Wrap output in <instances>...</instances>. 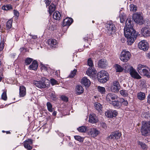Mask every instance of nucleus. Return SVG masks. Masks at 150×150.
Listing matches in <instances>:
<instances>
[{
  "label": "nucleus",
  "instance_id": "f257e3e1",
  "mask_svg": "<svg viewBox=\"0 0 150 150\" xmlns=\"http://www.w3.org/2000/svg\"><path fill=\"white\" fill-rule=\"evenodd\" d=\"M131 19L130 18L127 19L124 29V35L127 38L128 44L129 45L134 43L137 35V33L133 28L134 24Z\"/></svg>",
  "mask_w": 150,
  "mask_h": 150
},
{
  "label": "nucleus",
  "instance_id": "f03ea898",
  "mask_svg": "<svg viewBox=\"0 0 150 150\" xmlns=\"http://www.w3.org/2000/svg\"><path fill=\"white\" fill-rule=\"evenodd\" d=\"M137 68L138 71L141 75L150 77V70L146 65L139 64L138 65Z\"/></svg>",
  "mask_w": 150,
  "mask_h": 150
},
{
  "label": "nucleus",
  "instance_id": "7ed1b4c3",
  "mask_svg": "<svg viewBox=\"0 0 150 150\" xmlns=\"http://www.w3.org/2000/svg\"><path fill=\"white\" fill-rule=\"evenodd\" d=\"M97 77L98 81L102 83L106 82L109 78L108 74L104 70H102L99 72L97 74Z\"/></svg>",
  "mask_w": 150,
  "mask_h": 150
},
{
  "label": "nucleus",
  "instance_id": "20e7f679",
  "mask_svg": "<svg viewBox=\"0 0 150 150\" xmlns=\"http://www.w3.org/2000/svg\"><path fill=\"white\" fill-rule=\"evenodd\" d=\"M142 125L141 129L142 135L146 136L150 134V121H144Z\"/></svg>",
  "mask_w": 150,
  "mask_h": 150
},
{
  "label": "nucleus",
  "instance_id": "39448f33",
  "mask_svg": "<svg viewBox=\"0 0 150 150\" xmlns=\"http://www.w3.org/2000/svg\"><path fill=\"white\" fill-rule=\"evenodd\" d=\"M126 67L125 66V70H128L129 71L130 74L132 77L137 79H140L141 78V77L132 67L128 66V68H126Z\"/></svg>",
  "mask_w": 150,
  "mask_h": 150
},
{
  "label": "nucleus",
  "instance_id": "423d86ee",
  "mask_svg": "<svg viewBox=\"0 0 150 150\" xmlns=\"http://www.w3.org/2000/svg\"><path fill=\"white\" fill-rule=\"evenodd\" d=\"M106 28L107 30V33L109 35L114 34L116 32V28L115 25L111 22H109L106 25Z\"/></svg>",
  "mask_w": 150,
  "mask_h": 150
},
{
  "label": "nucleus",
  "instance_id": "0eeeda50",
  "mask_svg": "<svg viewBox=\"0 0 150 150\" xmlns=\"http://www.w3.org/2000/svg\"><path fill=\"white\" fill-rule=\"evenodd\" d=\"M129 18L132 19L131 20L132 22H133L132 20H133L134 22L139 25H142L144 23L143 18L139 14L134 13L133 15L132 19V18Z\"/></svg>",
  "mask_w": 150,
  "mask_h": 150
},
{
  "label": "nucleus",
  "instance_id": "6e6552de",
  "mask_svg": "<svg viewBox=\"0 0 150 150\" xmlns=\"http://www.w3.org/2000/svg\"><path fill=\"white\" fill-rule=\"evenodd\" d=\"M130 57L131 54L129 51H123L121 53L120 58L122 61L126 62L130 59Z\"/></svg>",
  "mask_w": 150,
  "mask_h": 150
},
{
  "label": "nucleus",
  "instance_id": "1a4fd4ad",
  "mask_svg": "<svg viewBox=\"0 0 150 150\" xmlns=\"http://www.w3.org/2000/svg\"><path fill=\"white\" fill-rule=\"evenodd\" d=\"M46 79L45 78H42L41 81H35L33 82V84L39 88H45L46 87V84L45 82Z\"/></svg>",
  "mask_w": 150,
  "mask_h": 150
},
{
  "label": "nucleus",
  "instance_id": "9d476101",
  "mask_svg": "<svg viewBox=\"0 0 150 150\" xmlns=\"http://www.w3.org/2000/svg\"><path fill=\"white\" fill-rule=\"evenodd\" d=\"M138 46L139 49L145 51H147L149 48V44L146 41L144 40L140 42Z\"/></svg>",
  "mask_w": 150,
  "mask_h": 150
},
{
  "label": "nucleus",
  "instance_id": "9b49d317",
  "mask_svg": "<svg viewBox=\"0 0 150 150\" xmlns=\"http://www.w3.org/2000/svg\"><path fill=\"white\" fill-rule=\"evenodd\" d=\"M121 136V133L118 131H116L112 133L111 134L107 137V139H119Z\"/></svg>",
  "mask_w": 150,
  "mask_h": 150
},
{
  "label": "nucleus",
  "instance_id": "f8f14e48",
  "mask_svg": "<svg viewBox=\"0 0 150 150\" xmlns=\"http://www.w3.org/2000/svg\"><path fill=\"white\" fill-rule=\"evenodd\" d=\"M117 96L114 94L109 93L106 96V100L108 102L111 104L113 101L117 98Z\"/></svg>",
  "mask_w": 150,
  "mask_h": 150
},
{
  "label": "nucleus",
  "instance_id": "ddd939ff",
  "mask_svg": "<svg viewBox=\"0 0 150 150\" xmlns=\"http://www.w3.org/2000/svg\"><path fill=\"white\" fill-rule=\"evenodd\" d=\"M117 112L115 110H110L105 113V115L108 118H112L115 117L117 115Z\"/></svg>",
  "mask_w": 150,
  "mask_h": 150
},
{
  "label": "nucleus",
  "instance_id": "4468645a",
  "mask_svg": "<svg viewBox=\"0 0 150 150\" xmlns=\"http://www.w3.org/2000/svg\"><path fill=\"white\" fill-rule=\"evenodd\" d=\"M100 133V132L96 128H90L88 130V134L91 137H95Z\"/></svg>",
  "mask_w": 150,
  "mask_h": 150
},
{
  "label": "nucleus",
  "instance_id": "2eb2a0df",
  "mask_svg": "<svg viewBox=\"0 0 150 150\" xmlns=\"http://www.w3.org/2000/svg\"><path fill=\"white\" fill-rule=\"evenodd\" d=\"M121 102H122V101L120 100V98L118 97L117 98L113 101L111 103V104L115 108L117 109H119L121 107Z\"/></svg>",
  "mask_w": 150,
  "mask_h": 150
},
{
  "label": "nucleus",
  "instance_id": "dca6fc26",
  "mask_svg": "<svg viewBox=\"0 0 150 150\" xmlns=\"http://www.w3.org/2000/svg\"><path fill=\"white\" fill-rule=\"evenodd\" d=\"M141 33L144 37H146L150 36V28L149 27L143 28L141 30Z\"/></svg>",
  "mask_w": 150,
  "mask_h": 150
},
{
  "label": "nucleus",
  "instance_id": "f3484780",
  "mask_svg": "<svg viewBox=\"0 0 150 150\" xmlns=\"http://www.w3.org/2000/svg\"><path fill=\"white\" fill-rule=\"evenodd\" d=\"M73 20L72 18H67L64 20L62 25L63 27L67 26L68 27L73 23Z\"/></svg>",
  "mask_w": 150,
  "mask_h": 150
},
{
  "label": "nucleus",
  "instance_id": "a211bd4d",
  "mask_svg": "<svg viewBox=\"0 0 150 150\" xmlns=\"http://www.w3.org/2000/svg\"><path fill=\"white\" fill-rule=\"evenodd\" d=\"M98 64L99 68H104L107 66L108 63L106 59H101L99 60Z\"/></svg>",
  "mask_w": 150,
  "mask_h": 150
},
{
  "label": "nucleus",
  "instance_id": "6ab92c4d",
  "mask_svg": "<svg viewBox=\"0 0 150 150\" xmlns=\"http://www.w3.org/2000/svg\"><path fill=\"white\" fill-rule=\"evenodd\" d=\"M33 144V140L31 139H28L24 142V146L28 150H31L32 147L30 145Z\"/></svg>",
  "mask_w": 150,
  "mask_h": 150
},
{
  "label": "nucleus",
  "instance_id": "aec40b11",
  "mask_svg": "<svg viewBox=\"0 0 150 150\" xmlns=\"http://www.w3.org/2000/svg\"><path fill=\"white\" fill-rule=\"evenodd\" d=\"M98 119L95 114L90 115L89 119V122L92 123H94L98 122Z\"/></svg>",
  "mask_w": 150,
  "mask_h": 150
},
{
  "label": "nucleus",
  "instance_id": "412c9836",
  "mask_svg": "<svg viewBox=\"0 0 150 150\" xmlns=\"http://www.w3.org/2000/svg\"><path fill=\"white\" fill-rule=\"evenodd\" d=\"M26 94L25 88L23 86H20L19 88V96L20 97H24Z\"/></svg>",
  "mask_w": 150,
  "mask_h": 150
},
{
  "label": "nucleus",
  "instance_id": "4be33fe9",
  "mask_svg": "<svg viewBox=\"0 0 150 150\" xmlns=\"http://www.w3.org/2000/svg\"><path fill=\"white\" fill-rule=\"evenodd\" d=\"M96 71L93 67H90L86 71V74L90 76H93V75L96 74Z\"/></svg>",
  "mask_w": 150,
  "mask_h": 150
},
{
  "label": "nucleus",
  "instance_id": "5701e85b",
  "mask_svg": "<svg viewBox=\"0 0 150 150\" xmlns=\"http://www.w3.org/2000/svg\"><path fill=\"white\" fill-rule=\"evenodd\" d=\"M81 82L84 86L88 87L91 84V81L86 77H84L81 79Z\"/></svg>",
  "mask_w": 150,
  "mask_h": 150
},
{
  "label": "nucleus",
  "instance_id": "b1692460",
  "mask_svg": "<svg viewBox=\"0 0 150 150\" xmlns=\"http://www.w3.org/2000/svg\"><path fill=\"white\" fill-rule=\"evenodd\" d=\"M38 67V62L36 60L33 61L32 64L29 66V69L30 70H36Z\"/></svg>",
  "mask_w": 150,
  "mask_h": 150
},
{
  "label": "nucleus",
  "instance_id": "393cba45",
  "mask_svg": "<svg viewBox=\"0 0 150 150\" xmlns=\"http://www.w3.org/2000/svg\"><path fill=\"white\" fill-rule=\"evenodd\" d=\"M76 93L77 95H80L83 93L84 89L81 85H77L76 86Z\"/></svg>",
  "mask_w": 150,
  "mask_h": 150
},
{
  "label": "nucleus",
  "instance_id": "a878e982",
  "mask_svg": "<svg viewBox=\"0 0 150 150\" xmlns=\"http://www.w3.org/2000/svg\"><path fill=\"white\" fill-rule=\"evenodd\" d=\"M55 5L53 3L49 6V9L48 11L50 15H51L52 13L55 11Z\"/></svg>",
  "mask_w": 150,
  "mask_h": 150
},
{
  "label": "nucleus",
  "instance_id": "bb28decb",
  "mask_svg": "<svg viewBox=\"0 0 150 150\" xmlns=\"http://www.w3.org/2000/svg\"><path fill=\"white\" fill-rule=\"evenodd\" d=\"M61 15L60 13L58 11H56L54 13L53 15V18L56 20H59L60 19Z\"/></svg>",
  "mask_w": 150,
  "mask_h": 150
},
{
  "label": "nucleus",
  "instance_id": "cd10ccee",
  "mask_svg": "<svg viewBox=\"0 0 150 150\" xmlns=\"http://www.w3.org/2000/svg\"><path fill=\"white\" fill-rule=\"evenodd\" d=\"M137 144L140 145L141 147L144 150H146L147 149V147L145 143L142 142L138 141L137 142Z\"/></svg>",
  "mask_w": 150,
  "mask_h": 150
},
{
  "label": "nucleus",
  "instance_id": "c85d7f7f",
  "mask_svg": "<svg viewBox=\"0 0 150 150\" xmlns=\"http://www.w3.org/2000/svg\"><path fill=\"white\" fill-rule=\"evenodd\" d=\"M145 94L144 93L140 92L137 94V98L141 100H144L145 98Z\"/></svg>",
  "mask_w": 150,
  "mask_h": 150
},
{
  "label": "nucleus",
  "instance_id": "c756f323",
  "mask_svg": "<svg viewBox=\"0 0 150 150\" xmlns=\"http://www.w3.org/2000/svg\"><path fill=\"white\" fill-rule=\"evenodd\" d=\"M78 130L81 132H85L87 130L88 131V127L85 126H82L79 127L77 129Z\"/></svg>",
  "mask_w": 150,
  "mask_h": 150
},
{
  "label": "nucleus",
  "instance_id": "7c9ffc66",
  "mask_svg": "<svg viewBox=\"0 0 150 150\" xmlns=\"http://www.w3.org/2000/svg\"><path fill=\"white\" fill-rule=\"evenodd\" d=\"M114 67L117 72H121L123 70V68L119 64H115Z\"/></svg>",
  "mask_w": 150,
  "mask_h": 150
},
{
  "label": "nucleus",
  "instance_id": "2f4dec72",
  "mask_svg": "<svg viewBox=\"0 0 150 150\" xmlns=\"http://www.w3.org/2000/svg\"><path fill=\"white\" fill-rule=\"evenodd\" d=\"M95 108L96 110L99 111L102 110V106L100 103L97 102L95 104Z\"/></svg>",
  "mask_w": 150,
  "mask_h": 150
},
{
  "label": "nucleus",
  "instance_id": "473e14b6",
  "mask_svg": "<svg viewBox=\"0 0 150 150\" xmlns=\"http://www.w3.org/2000/svg\"><path fill=\"white\" fill-rule=\"evenodd\" d=\"M120 18V21L121 23H123L125 21L126 19V17L125 14L124 13H120L119 16Z\"/></svg>",
  "mask_w": 150,
  "mask_h": 150
},
{
  "label": "nucleus",
  "instance_id": "72a5a7b5",
  "mask_svg": "<svg viewBox=\"0 0 150 150\" xmlns=\"http://www.w3.org/2000/svg\"><path fill=\"white\" fill-rule=\"evenodd\" d=\"M2 9L5 10H8L12 9V7L11 6V4H9L6 5V6H3L2 7Z\"/></svg>",
  "mask_w": 150,
  "mask_h": 150
},
{
  "label": "nucleus",
  "instance_id": "f704fd0d",
  "mask_svg": "<svg viewBox=\"0 0 150 150\" xmlns=\"http://www.w3.org/2000/svg\"><path fill=\"white\" fill-rule=\"evenodd\" d=\"M47 106L48 110L51 112H53V108L52 105L50 102H47Z\"/></svg>",
  "mask_w": 150,
  "mask_h": 150
},
{
  "label": "nucleus",
  "instance_id": "c9c22d12",
  "mask_svg": "<svg viewBox=\"0 0 150 150\" xmlns=\"http://www.w3.org/2000/svg\"><path fill=\"white\" fill-rule=\"evenodd\" d=\"M12 20H10L8 21L6 23V28L7 29H9L12 27Z\"/></svg>",
  "mask_w": 150,
  "mask_h": 150
},
{
  "label": "nucleus",
  "instance_id": "e433bc0d",
  "mask_svg": "<svg viewBox=\"0 0 150 150\" xmlns=\"http://www.w3.org/2000/svg\"><path fill=\"white\" fill-rule=\"evenodd\" d=\"M74 138L76 140L80 142H82L83 141L84 138L79 136H75Z\"/></svg>",
  "mask_w": 150,
  "mask_h": 150
},
{
  "label": "nucleus",
  "instance_id": "4c0bfd02",
  "mask_svg": "<svg viewBox=\"0 0 150 150\" xmlns=\"http://www.w3.org/2000/svg\"><path fill=\"white\" fill-rule=\"evenodd\" d=\"M98 91L101 94H104L105 93V90L104 87L98 86Z\"/></svg>",
  "mask_w": 150,
  "mask_h": 150
},
{
  "label": "nucleus",
  "instance_id": "58836bf2",
  "mask_svg": "<svg viewBox=\"0 0 150 150\" xmlns=\"http://www.w3.org/2000/svg\"><path fill=\"white\" fill-rule=\"evenodd\" d=\"M50 42L49 44L50 46L52 47H55V46L57 44V41L56 40H50L49 42Z\"/></svg>",
  "mask_w": 150,
  "mask_h": 150
},
{
  "label": "nucleus",
  "instance_id": "ea45409f",
  "mask_svg": "<svg viewBox=\"0 0 150 150\" xmlns=\"http://www.w3.org/2000/svg\"><path fill=\"white\" fill-rule=\"evenodd\" d=\"M77 71V70L76 69H74L73 71H71L69 76V77L71 78L74 77L76 75Z\"/></svg>",
  "mask_w": 150,
  "mask_h": 150
},
{
  "label": "nucleus",
  "instance_id": "a19ab883",
  "mask_svg": "<svg viewBox=\"0 0 150 150\" xmlns=\"http://www.w3.org/2000/svg\"><path fill=\"white\" fill-rule=\"evenodd\" d=\"M33 59L30 58H28L25 60V64L26 65H29L33 61Z\"/></svg>",
  "mask_w": 150,
  "mask_h": 150
},
{
  "label": "nucleus",
  "instance_id": "79ce46f5",
  "mask_svg": "<svg viewBox=\"0 0 150 150\" xmlns=\"http://www.w3.org/2000/svg\"><path fill=\"white\" fill-rule=\"evenodd\" d=\"M120 89V88H117L116 87L113 86H112L111 87V91L112 92L115 93L118 92Z\"/></svg>",
  "mask_w": 150,
  "mask_h": 150
},
{
  "label": "nucleus",
  "instance_id": "37998d69",
  "mask_svg": "<svg viewBox=\"0 0 150 150\" xmlns=\"http://www.w3.org/2000/svg\"><path fill=\"white\" fill-rule=\"evenodd\" d=\"M112 86L116 87L117 88H120V86L119 82L117 81H114L113 83V85Z\"/></svg>",
  "mask_w": 150,
  "mask_h": 150
},
{
  "label": "nucleus",
  "instance_id": "c03bdc74",
  "mask_svg": "<svg viewBox=\"0 0 150 150\" xmlns=\"http://www.w3.org/2000/svg\"><path fill=\"white\" fill-rule=\"evenodd\" d=\"M88 64L90 67H93V64L91 58H90L88 60Z\"/></svg>",
  "mask_w": 150,
  "mask_h": 150
},
{
  "label": "nucleus",
  "instance_id": "a18cd8bd",
  "mask_svg": "<svg viewBox=\"0 0 150 150\" xmlns=\"http://www.w3.org/2000/svg\"><path fill=\"white\" fill-rule=\"evenodd\" d=\"M120 94L124 96H128L127 92L125 90H122L120 91Z\"/></svg>",
  "mask_w": 150,
  "mask_h": 150
},
{
  "label": "nucleus",
  "instance_id": "49530a36",
  "mask_svg": "<svg viewBox=\"0 0 150 150\" xmlns=\"http://www.w3.org/2000/svg\"><path fill=\"white\" fill-rule=\"evenodd\" d=\"M120 100L122 101V102H121V106L122 104L123 105L125 106H127L128 104V103L127 100H125L124 98H120Z\"/></svg>",
  "mask_w": 150,
  "mask_h": 150
},
{
  "label": "nucleus",
  "instance_id": "de8ad7c7",
  "mask_svg": "<svg viewBox=\"0 0 150 150\" xmlns=\"http://www.w3.org/2000/svg\"><path fill=\"white\" fill-rule=\"evenodd\" d=\"M1 98L4 100H6L7 99L6 92H4L1 95Z\"/></svg>",
  "mask_w": 150,
  "mask_h": 150
},
{
  "label": "nucleus",
  "instance_id": "09e8293b",
  "mask_svg": "<svg viewBox=\"0 0 150 150\" xmlns=\"http://www.w3.org/2000/svg\"><path fill=\"white\" fill-rule=\"evenodd\" d=\"M63 143L62 142H58L56 145V146L57 148H60L63 146Z\"/></svg>",
  "mask_w": 150,
  "mask_h": 150
},
{
  "label": "nucleus",
  "instance_id": "8fccbe9b",
  "mask_svg": "<svg viewBox=\"0 0 150 150\" xmlns=\"http://www.w3.org/2000/svg\"><path fill=\"white\" fill-rule=\"evenodd\" d=\"M62 100L63 101L65 102H67L68 100V98L65 96H62L61 97Z\"/></svg>",
  "mask_w": 150,
  "mask_h": 150
},
{
  "label": "nucleus",
  "instance_id": "3c124183",
  "mask_svg": "<svg viewBox=\"0 0 150 150\" xmlns=\"http://www.w3.org/2000/svg\"><path fill=\"white\" fill-rule=\"evenodd\" d=\"M57 82L54 79H51V83L52 85H54L57 84Z\"/></svg>",
  "mask_w": 150,
  "mask_h": 150
},
{
  "label": "nucleus",
  "instance_id": "603ef678",
  "mask_svg": "<svg viewBox=\"0 0 150 150\" xmlns=\"http://www.w3.org/2000/svg\"><path fill=\"white\" fill-rule=\"evenodd\" d=\"M131 10L133 11H136L137 10V7L133 4L131 5Z\"/></svg>",
  "mask_w": 150,
  "mask_h": 150
},
{
  "label": "nucleus",
  "instance_id": "864d4df0",
  "mask_svg": "<svg viewBox=\"0 0 150 150\" xmlns=\"http://www.w3.org/2000/svg\"><path fill=\"white\" fill-rule=\"evenodd\" d=\"M4 44L3 42H1L0 43V52L2 51L4 47Z\"/></svg>",
  "mask_w": 150,
  "mask_h": 150
},
{
  "label": "nucleus",
  "instance_id": "5fc2aeb1",
  "mask_svg": "<svg viewBox=\"0 0 150 150\" xmlns=\"http://www.w3.org/2000/svg\"><path fill=\"white\" fill-rule=\"evenodd\" d=\"M44 1L46 4V7H47V6L50 5L51 1V0H45Z\"/></svg>",
  "mask_w": 150,
  "mask_h": 150
},
{
  "label": "nucleus",
  "instance_id": "6e6d98bb",
  "mask_svg": "<svg viewBox=\"0 0 150 150\" xmlns=\"http://www.w3.org/2000/svg\"><path fill=\"white\" fill-rule=\"evenodd\" d=\"M13 13L14 15L16 16L17 17H18L19 16V13L18 11L15 10H13Z\"/></svg>",
  "mask_w": 150,
  "mask_h": 150
},
{
  "label": "nucleus",
  "instance_id": "4d7b16f0",
  "mask_svg": "<svg viewBox=\"0 0 150 150\" xmlns=\"http://www.w3.org/2000/svg\"><path fill=\"white\" fill-rule=\"evenodd\" d=\"M50 97H51V98L53 100H54L56 98V96L55 95V94L53 93H52L50 95Z\"/></svg>",
  "mask_w": 150,
  "mask_h": 150
},
{
  "label": "nucleus",
  "instance_id": "13d9d810",
  "mask_svg": "<svg viewBox=\"0 0 150 150\" xmlns=\"http://www.w3.org/2000/svg\"><path fill=\"white\" fill-rule=\"evenodd\" d=\"M101 126L102 127H103V128L105 129L107 128L106 125L105 123H101Z\"/></svg>",
  "mask_w": 150,
  "mask_h": 150
},
{
  "label": "nucleus",
  "instance_id": "bf43d9fd",
  "mask_svg": "<svg viewBox=\"0 0 150 150\" xmlns=\"http://www.w3.org/2000/svg\"><path fill=\"white\" fill-rule=\"evenodd\" d=\"M146 57L149 59H150V51L146 54Z\"/></svg>",
  "mask_w": 150,
  "mask_h": 150
},
{
  "label": "nucleus",
  "instance_id": "052dcab7",
  "mask_svg": "<svg viewBox=\"0 0 150 150\" xmlns=\"http://www.w3.org/2000/svg\"><path fill=\"white\" fill-rule=\"evenodd\" d=\"M83 40L85 42H86L88 41V38L85 37L83 38Z\"/></svg>",
  "mask_w": 150,
  "mask_h": 150
},
{
  "label": "nucleus",
  "instance_id": "680f3d73",
  "mask_svg": "<svg viewBox=\"0 0 150 150\" xmlns=\"http://www.w3.org/2000/svg\"><path fill=\"white\" fill-rule=\"evenodd\" d=\"M42 69H43L45 71H47V67H45V66H43L42 67Z\"/></svg>",
  "mask_w": 150,
  "mask_h": 150
},
{
  "label": "nucleus",
  "instance_id": "e2e57ef3",
  "mask_svg": "<svg viewBox=\"0 0 150 150\" xmlns=\"http://www.w3.org/2000/svg\"><path fill=\"white\" fill-rule=\"evenodd\" d=\"M57 114V112L56 111H54L52 113V115L53 116H55Z\"/></svg>",
  "mask_w": 150,
  "mask_h": 150
},
{
  "label": "nucleus",
  "instance_id": "0e129e2a",
  "mask_svg": "<svg viewBox=\"0 0 150 150\" xmlns=\"http://www.w3.org/2000/svg\"><path fill=\"white\" fill-rule=\"evenodd\" d=\"M37 38L36 36H32V38L33 39H35Z\"/></svg>",
  "mask_w": 150,
  "mask_h": 150
},
{
  "label": "nucleus",
  "instance_id": "69168bd1",
  "mask_svg": "<svg viewBox=\"0 0 150 150\" xmlns=\"http://www.w3.org/2000/svg\"><path fill=\"white\" fill-rule=\"evenodd\" d=\"M6 132L7 134H9L11 133V132L9 131H7Z\"/></svg>",
  "mask_w": 150,
  "mask_h": 150
},
{
  "label": "nucleus",
  "instance_id": "338daca9",
  "mask_svg": "<svg viewBox=\"0 0 150 150\" xmlns=\"http://www.w3.org/2000/svg\"><path fill=\"white\" fill-rule=\"evenodd\" d=\"M25 49V48H24L23 47L22 48H20V50L21 51H23V50H24Z\"/></svg>",
  "mask_w": 150,
  "mask_h": 150
},
{
  "label": "nucleus",
  "instance_id": "774afa93",
  "mask_svg": "<svg viewBox=\"0 0 150 150\" xmlns=\"http://www.w3.org/2000/svg\"><path fill=\"white\" fill-rule=\"evenodd\" d=\"M49 29L50 30V29H51V30H53V28L52 27L51 28H50V27L49 28Z\"/></svg>",
  "mask_w": 150,
  "mask_h": 150
}]
</instances>
